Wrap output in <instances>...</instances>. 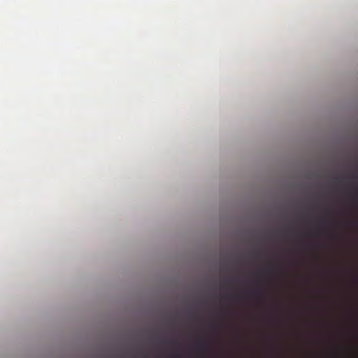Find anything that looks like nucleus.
Segmentation results:
<instances>
[{
    "instance_id": "f257e3e1",
    "label": "nucleus",
    "mask_w": 358,
    "mask_h": 358,
    "mask_svg": "<svg viewBox=\"0 0 358 358\" xmlns=\"http://www.w3.org/2000/svg\"><path fill=\"white\" fill-rule=\"evenodd\" d=\"M236 285V280L231 276H226L222 278L220 282L221 289L234 290Z\"/></svg>"
},
{
    "instance_id": "f03ea898",
    "label": "nucleus",
    "mask_w": 358,
    "mask_h": 358,
    "mask_svg": "<svg viewBox=\"0 0 358 358\" xmlns=\"http://www.w3.org/2000/svg\"><path fill=\"white\" fill-rule=\"evenodd\" d=\"M220 298L222 304L231 303L234 299V290L221 289Z\"/></svg>"
},
{
    "instance_id": "7ed1b4c3",
    "label": "nucleus",
    "mask_w": 358,
    "mask_h": 358,
    "mask_svg": "<svg viewBox=\"0 0 358 358\" xmlns=\"http://www.w3.org/2000/svg\"><path fill=\"white\" fill-rule=\"evenodd\" d=\"M244 266V260L243 259V266ZM246 282V275L244 273V271L243 270L242 273V289H241V299L243 303V308L244 309L245 303H246V285L245 284Z\"/></svg>"
},
{
    "instance_id": "20e7f679",
    "label": "nucleus",
    "mask_w": 358,
    "mask_h": 358,
    "mask_svg": "<svg viewBox=\"0 0 358 358\" xmlns=\"http://www.w3.org/2000/svg\"><path fill=\"white\" fill-rule=\"evenodd\" d=\"M208 343L206 341L199 343L198 348L200 352V356L206 357L208 350Z\"/></svg>"
},
{
    "instance_id": "39448f33",
    "label": "nucleus",
    "mask_w": 358,
    "mask_h": 358,
    "mask_svg": "<svg viewBox=\"0 0 358 358\" xmlns=\"http://www.w3.org/2000/svg\"><path fill=\"white\" fill-rule=\"evenodd\" d=\"M276 270V268L273 265L266 266L263 271L264 274L270 275L273 274Z\"/></svg>"
},
{
    "instance_id": "423d86ee",
    "label": "nucleus",
    "mask_w": 358,
    "mask_h": 358,
    "mask_svg": "<svg viewBox=\"0 0 358 358\" xmlns=\"http://www.w3.org/2000/svg\"><path fill=\"white\" fill-rule=\"evenodd\" d=\"M221 271L223 273H227L230 271V265L227 260L223 261L221 266Z\"/></svg>"
},
{
    "instance_id": "0eeeda50",
    "label": "nucleus",
    "mask_w": 358,
    "mask_h": 358,
    "mask_svg": "<svg viewBox=\"0 0 358 358\" xmlns=\"http://www.w3.org/2000/svg\"><path fill=\"white\" fill-rule=\"evenodd\" d=\"M264 284L262 285V287H261V292H260V298H261V301L262 303H265L266 301V292L265 290V288H264Z\"/></svg>"
},
{
    "instance_id": "6e6552de",
    "label": "nucleus",
    "mask_w": 358,
    "mask_h": 358,
    "mask_svg": "<svg viewBox=\"0 0 358 358\" xmlns=\"http://www.w3.org/2000/svg\"><path fill=\"white\" fill-rule=\"evenodd\" d=\"M220 327V323L218 322H215L212 324L211 327L213 330H217Z\"/></svg>"
},
{
    "instance_id": "1a4fd4ad",
    "label": "nucleus",
    "mask_w": 358,
    "mask_h": 358,
    "mask_svg": "<svg viewBox=\"0 0 358 358\" xmlns=\"http://www.w3.org/2000/svg\"><path fill=\"white\" fill-rule=\"evenodd\" d=\"M227 313V309L226 308H222L220 311V313L222 315H225Z\"/></svg>"
},
{
    "instance_id": "9d476101",
    "label": "nucleus",
    "mask_w": 358,
    "mask_h": 358,
    "mask_svg": "<svg viewBox=\"0 0 358 358\" xmlns=\"http://www.w3.org/2000/svg\"><path fill=\"white\" fill-rule=\"evenodd\" d=\"M268 352L269 355H271L273 354V348L271 347V345H269V348H268Z\"/></svg>"
},
{
    "instance_id": "9b49d317",
    "label": "nucleus",
    "mask_w": 358,
    "mask_h": 358,
    "mask_svg": "<svg viewBox=\"0 0 358 358\" xmlns=\"http://www.w3.org/2000/svg\"><path fill=\"white\" fill-rule=\"evenodd\" d=\"M245 338H244V337H243V349H244V348H245Z\"/></svg>"
},
{
    "instance_id": "f8f14e48",
    "label": "nucleus",
    "mask_w": 358,
    "mask_h": 358,
    "mask_svg": "<svg viewBox=\"0 0 358 358\" xmlns=\"http://www.w3.org/2000/svg\"><path fill=\"white\" fill-rule=\"evenodd\" d=\"M243 315H244V313ZM244 320H245V315H243V323H244Z\"/></svg>"
},
{
    "instance_id": "ddd939ff",
    "label": "nucleus",
    "mask_w": 358,
    "mask_h": 358,
    "mask_svg": "<svg viewBox=\"0 0 358 358\" xmlns=\"http://www.w3.org/2000/svg\"><path fill=\"white\" fill-rule=\"evenodd\" d=\"M244 358V357H243Z\"/></svg>"
}]
</instances>
